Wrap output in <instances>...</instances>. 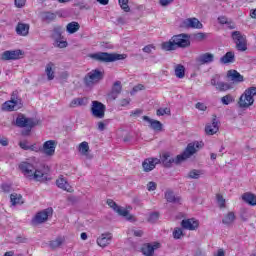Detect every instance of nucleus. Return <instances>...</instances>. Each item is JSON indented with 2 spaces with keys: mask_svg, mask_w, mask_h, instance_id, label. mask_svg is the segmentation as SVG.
Returning <instances> with one entry per match:
<instances>
[{
  "mask_svg": "<svg viewBox=\"0 0 256 256\" xmlns=\"http://www.w3.org/2000/svg\"><path fill=\"white\" fill-rule=\"evenodd\" d=\"M198 149H203V142H191L187 145L184 152L181 155H177L176 158H173L169 153H164L160 159V163H162L164 167H172L173 163L179 165L181 161H185V159H189V157L195 155Z\"/></svg>",
  "mask_w": 256,
  "mask_h": 256,
  "instance_id": "nucleus-1",
  "label": "nucleus"
},
{
  "mask_svg": "<svg viewBox=\"0 0 256 256\" xmlns=\"http://www.w3.org/2000/svg\"><path fill=\"white\" fill-rule=\"evenodd\" d=\"M187 47H191V36L185 33L174 35L169 41L161 44L163 51H175L177 49H187Z\"/></svg>",
  "mask_w": 256,
  "mask_h": 256,
  "instance_id": "nucleus-2",
  "label": "nucleus"
},
{
  "mask_svg": "<svg viewBox=\"0 0 256 256\" xmlns=\"http://www.w3.org/2000/svg\"><path fill=\"white\" fill-rule=\"evenodd\" d=\"M20 171L25 175V177H29V179H34L35 181L45 182L47 181V175L41 170L35 169V166L29 162H22L19 165Z\"/></svg>",
  "mask_w": 256,
  "mask_h": 256,
  "instance_id": "nucleus-3",
  "label": "nucleus"
},
{
  "mask_svg": "<svg viewBox=\"0 0 256 256\" xmlns=\"http://www.w3.org/2000/svg\"><path fill=\"white\" fill-rule=\"evenodd\" d=\"M21 108H23V100L19 97L17 90L12 92L10 100L2 104V111H19Z\"/></svg>",
  "mask_w": 256,
  "mask_h": 256,
  "instance_id": "nucleus-4",
  "label": "nucleus"
},
{
  "mask_svg": "<svg viewBox=\"0 0 256 256\" xmlns=\"http://www.w3.org/2000/svg\"><path fill=\"white\" fill-rule=\"evenodd\" d=\"M256 87L247 88L244 93L240 96L238 105L240 109H247L255 103Z\"/></svg>",
  "mask_w": 256,
  "mask_h": 256,
  "instance_id": "nucleus-5",
  "label": "nucleus"
},
{
  "mask_svg": "<svg viewBox=\"0 0 256 256\" xmlns=\"http://www.w3.org/2000/svg\"><path fill=\"white\" fill-rule=\"evenodd\" d=\"M127 57L125 54H110L107 52H98L91 55L94 61H99L100 63H113V61H121Z\"/></svg>",
  "mask_w": 256,
  "mask_h": 256,
  "instance_id": "nucleus-6",
  "label": "nucleus"
},
{
  "mask_svg": "<svg viewBox=\"0 0 256 256\" xmlns=\"http://www.w3.org/2000/svg\"><path fill=\"white\" fill-rule=\"evenodd\" d=\"M38 121L34 118H27L24 114H19L16 118V127L28 129L26 132H22V135H29L31 129L38 125Z\"/></svg>",
  "mask_w": 256,
  "mask_h": 256,
  "instance_id": "nucleus-7",
  "label": "nucleus"
},
{
  "mask_svg": "<svg viewBox=\"0 0 256 256\" xmlns=\"http://www.w3.org/2000/svg\"><path fill=\"white\" fill-rule=\"evenodd\" d=\"M231 37L236 44V49L238 51H247V36L241 34L240 31H234Z\"/></svg>",
  "mask_w": 256,
  "mask_h": 256,
  "instance_id": "nucleus-8",
  "label": "nucleus"
},
{
  "mask_svg": "<svg viewBox=\"0 0 256 256\" xmlns=\"http://www.w3.org/2000/svg\"><path fill=\"white\" fill-rule=\"evenodd\" d=\"M103 79V72L100 70L90 71L84 78L86 87H93L95 83H99Z\"/></svg>",
  "mask_w": 256,
  "mask_h": 256,
  "instance_id": "nucleus-9",
  "label": "nucleus"
},
{
  "mask_svg": "<svg viewBox=\"0 0 256 256\" xmlns=\"http://www.w3.org/2000/svg\"><path fill=\"white\" fill-rule=\"evenodd\" d=\"M210 85H212V87H215L216 91L220 92L229 91V89H231V84L227 82H221V75L219 74L212 76L210 80Z\"/></svg>",
  "mask_w": 256,
  "mask_h": 256,
  "instance_id": "nucleus-10",
  "label": "nucleus"
},
{
  "mask_svg": "<svg viewBox=\"0 0 256 256\" xmlns=\"http://www.w3.org/2000/svg\"><path fill=\"white\" fill-rule=\"evenodd\" d=\"M53 215V208H46L40 212H38L35 217L32 219V225H41V223H45L49 217Z\"/></svg>",
  "mask_w": 256,
  "mask_h": 256,
  "instance_id": "nucleus-11",
  "label": "nucleus"
},
{
  "mask_svg": "<svg viewBox=\"0 0 256 256\" xmlns=\"http://www.w3.org/2000/svg\"><path fill=\"white\" fill-rule=\"evenodd\" d=\"M106 107L99 101H92L91 114L96 119H103L105 117Z\"/></svg>",
  "mask_w": 256,
  "mask_h": 256,
  "instance_id": "nucleus-12",
  "label": "nucleus"
},
{
  "mask_svg": "<svg viewBox=\"0 0 256 256\" xmlns=\"http://www.w3.org/2000/svg\"><path fill=\"white\" fill-rule=\"evenodd\" d=\"M56 148L57 142L55 140H48L44 142L43 146H40V153H43L46 157H53Z\"/></svg>",
  "mask_w": 256,
  "mask_h": 256,
  "instance_id": "nucleus-13",
  "label": "nucleus"
},
{
  "mask_svg": "<svg viewBox=\"0 0 256 256\" xmlns=\"http://www.w3.org/2000/svg\"><path fill=\"white\" fill-rule=\"evenodd\" d=\"M159 163H161V159L159 158H146L142 162V169L144 173H151V171H153V169H155Z\"/></svg>",
  "mask_w": 256,
  "mask_h": 256,
  "instance_id": "nucleus-14",
  "label": "nucleus"
},
{
  "mask_svg": "<svg viewBox=\"0 0 256 256\" xmlns=\"http://www.w3.org/2000/svg\"><path fill=\"white\" fill-rule=\"evenodd\" d=\"M21 55H23L21 50H7L2 53L1 59L2 61H17L21 59Z\"/></svg>",
  "mask_w": 256,
  "mask_h": 256,
  "instance_id": "nucleus-15",
  "label": "nucleus"
},
{
  "mask_svg": "<svg viewBox=\"0 0 256 256\" xmlns=\"http://www.w3.org/2000/svg\"><path fill=\"white\" fill-rule=\"evenodd\" d=\"M161 247V244L159 242L151 243H145L141 247L142 254L144 256H154L155 250L159 249Z\"/></svg>",
  "mask_w": 256,
  "mask_h": 256,
  "instance_id": "nucleus-16",
  "label": "nucleus"
},
{
  "mask_svg": "<svg viewBox=\"0 0 256 256\" xmlns=\"http://www.w3.org/2000/svg\"><path fill=\"white\" fill-rule=\"evenodd\" d=\"M219 131V121L217 115H213L212 123L205 126L206 135H215Z\"/></svg>",
  "mask_w": 256,
  "mask_h": 256,
  "instance_id": "nucleus-17",
  "label": "nucleus"
},
{
  "mask_svg": "<svg viewBox=\"0 0 256 256\" xmlns=\"http://www.w3.org/2000/svg\"><path fill=\"white\" fill-rule=\"evenodd\" d=\"M215 61V55L209 52L201 54L196 58V63L198 65H209V63H213Z\"/></svg>",
  "mask_w": 256,
  "mask_h": 256,
  "instance_id": "nucleus-18",
  "label": "nucleus"
},
{
  "mask_svg": "<svg viewBox=\"0 0 256 256\" xmlns=\"http://www.w3.org/2000/svg\"><path fill=\"white\" fill-rule=\"evenodd\" d=\"M186 29H203V24L197 18H187L183 21Z\"/></svg>",
  "mask_w": 256,
  "mask_h": 256,
  "instance_id": "nucleus-19",
  "label": "nucleus"
},
{
  "mask_svg": "<svg viewBox=\"0 0 256 256\" xmlns=\"http://www.w3.org/2000/svg\"><path fill=\"white\" fill-rule=\"evenodd\" d=\"M181 227L183 229H187L188 231H195V229L199 228V221L195 220L194 218L184 219L181 222Z\"/></svg>",
  "mask_w": 256,
  "mask_h": 256,
  "instance_id": "nucleus-20",
  "label": "nucleus"
},
{
  "mask_svg": "<svg viewBox=\"0 0 256 256\" xmlns=\"http://www.w3.org/2000/svg\"><path fill=\"white\" fill-rule=\"evenodd\" d=\"M123 90V86H121V81L114 82L112 86L111 92L108 94V98L112 101H115L119 95H121V91Z\"/></svg>",
  "mask_w": 256,
  "mask_h": 256,
  "instance_id": "nucleus-21",
  "label": "nucleus"
},
{
  "mask_svg": "<svg viewBox=\"0 0 256 256\" xmlns=\"http://www.w3.org/2000/svg\"><path fill=\"white\" fill-rule=\"evenodd\" d=\"M227 78L234 83H243L245 81L243 75H241L237 70H228Z\"/></svg>",
  "mask_w": 256,
  "mask_h": 256,
  "instance_id": "nucleus-22",
  "label": "nucleus"
},
{
  "mask_svg": "<svg viewBox=\"0 0 256 256\" xmlns=\"http://www.w3.org/2000/svg\"><path fill=\"white\" fill-rule=\"evenodd\" d=\"M143 121H147L150 129H153V131H163V124L160 121L153 120L149 116H143Z\"/></svg>",
  "mask_w": 256,
  "mask_h": 256,
  "instance_id": "nucleus-23",
  "label": "nucleus"
},
{
  "mask_svg": "<svg viewBox=\"0 0 256 256\" xmlns=\"http://www.w3.org/2000/svg\"><path fill=\"white\" fill-rule=\"evenodd\" d=\"M56 185L57 187H59V189H63V191H67L68 193H73V187L69 185V182H67V180H65L63 176H60L56 180Z\"/></svg>",
  "mask_w": 256,
  "mask_h": 256,
  "instance_id": "nucleus-24",
  "label": "nucleus"
},
{
  "mask_svg": "<svg viewBox=\"0 0 256 256\" xmlns=\"http://www.w3.org/2000/svg\"><path fill=\"white\" fill-rule=\"evenodd\" d=\"M40 18L43 23H53L57 19V13L51 11L41 12Z\"/></svg>",
  "mask_w": 256,
  "mask_h": 256,
  "instance_id": "nucleus-25",
  "label": "nucleus"
},
{
  "mask_svg": "<svg viewBox=\"0 0 256 256\" xmlns=\"http://www.w3.org/2000/svg\"><path fill=\"white\" fill-rule=\"evenodd\" d=\"M168 203H174L176 205H181V197L175 196V193L171 190H167L164 195Z\"/></svg>",
  "mask_w": 256,
  "mask_h": 256,
  "instance_id": "nucleus-26",
  "label": "nucleus"
},
{
  "mask_svg": "<svg viewBox=\"0 0 256 256\" xmlns=\"http://www.w3.org/2000/svg\"><path fill=\"white\" fill-rule=\"evenodd\" d=\"M111 239H113V236L111 233L107 234H102L98 239H97V244L99 247H107L111 243Z\"/></svg>",
  "mask_w": 256,
  "mask_h": 256,
  "instance_id": "nucleus-27",
  "label": "nucleus"
},
{
  "mask_svg": "<svg viewBox=\"0 0 256 256\" xmlns=\"http://www.w3.org/2000/svg\"><path fill=\"white\" fill-rule=\"evenodd\" d=\"M79 153L86 157V159H93V155L89 154V143L88 142H82L79 144L78 147Z\"/></svg>",
  "mask_w": 256,
  "mask_h": 256,
  "instance_id": "nucleus-28",
  "label": "nucleus"
},
{
  "mask_svg": "<svg viewBox=\"0 0 256 256\" xmlns=\"http://www.w3.org/2000/svg\"><path fill=\"white\" fill-rule=\"evenodd\" d=\"M242 200L244 203L255 207L256 205V195L251 192H246L242 195Z\"/></svg>",
  "mask_w": 256,
  "mask_h": 256,
  "instance_id": "nucleus-29",
  "label": "nucleus"
},
{
  "mask_svg": "<svg viewBox=\"0 0 256 256\" xmlns=\"http://www.w3.org/2000/svg\"><path fill=\"white\" fill-rule=\"evenodd\" d=\"M16 33L22 37H27V35H29V24L18 23L16 26Z\"/></svg>",
  "mask_w": 256,
  "mask_h": 256,
  "instance_id": "nucleus-30",
  "label": "nucleus"
},
{
  "mask_svg": "<svg viewBox=\"0 0 256 256\" xmlns=\"http://www.w3.org/2000/svg\"><path fill=\"white\" fill-rule=\"evenodd\" d=\"M235 61V52L229 51L220 58V63L222 65H229V63H233Z\"/></svg>",
  "mask_w": 256,
  "mask_h": 256,
  "instance_id": "nucleus-31",
  "label": "nucleus"
},
{
  "mask_svg": "<svg viewBox=\"0 0 256 256\" xmlns=\"http://www.w3.org/2000/svg\"><path fill=\"white\" fill-rule=\"evenodd\" d=\"M53 69H55V64L53 62H49L46 65V69H45V73L47 75L48 81H53V79H55V71Z\"/></svg>",
  "mask_w": 256,
  "mask_h": 256,
  "instance_id": "nucleus-32",
  "label": "nucleus"
},
{
  "mask_svg": "<svg viewBox=\"0 0 256 256\" xmlns=\"http://www.w3.org/2000/svg\"><path fill=\"white\" fill-rule=\"evenodd\" d=\"M85 105H87V98H74L70 102L69 107L75 109V107H83Z\"/></svg>",
  "mask_w": 256,
  "mask_h": 256,
  "instance_id": "nucleus-33",
  "label": "nucleus"
},
{
  "mask_svg": "<svg viewBox=\"0 0 256 256\" xmlns=\"http://www.w3.org/2000/svg\"><path fill=\"white\" fill-rule=\"evenodd\" d=\"M81 29V25L78 24V22H70L66 26L67 33H70V35H73V33H77Z\"/></svg>",
  "mask_w": 256,
  "mask_h": 256,
  "instance_id": "nucleus-34",
  "label": "nucleus"
},
{
  "mask_svg": "<svg viewBox=\"0 0 256 256\" xmlns=\"http://www.w3.org/2000/svg\"><path fill=\"white\" fill-rule=\"evenodd\" d=\"M115 212L121 217H125L127 221H133V215L129 214V210L119 206L116 208Z\"/></svg>",
  "mask_w": 256,
  "mask_h": 256,
  "instance_id": "nucleus-35",
  "label": "nucleus"
},
{
  "mask_svg": "<svg viewBox=\"0 0 256 256\" xmlns=\"http://www.w3.org/2000/svg\"><path fill=\"white\" fill-rule=\"evenodd\" d=\"M235 221V213L234 212H228L226 215H224V218L222 219L223 225H233V222Z\"/></svg>",
  "mask_w": 256,
  "mask_h": 256,
  "instance_id": "nucleus-36",
  "label": "nucleus"
},
{
  "mask_svg": "<svg viewBox=\"0 0 256 256\" xmlns=\"http://www.w3.org/2000/svg\"><path fill=\"white\" fill-rule=\"evenodd\" d=\"M23 196L21 194L12 193L10 195V201L12 205H23Z\"/></svg>",
  "mask_w": 256,
  "mask_h": 256,
  "instance_id": "nucleus-37",
  "label": "nucleus"
},
{
  "mask_svg": "<svg viewBox=\"0 0 256 256\" xmlns=\"http://www.w3.org/2000/svg\"><path fill=\"white\" fill-rule=\"evenodd\" d=\"M175 76L178 79H183L185 77V66L178 64L175 66Z\"/></svg>",
  "mask_w": 256,
  "mask_h": 256,
  "instance_id": "nucleus-38",
  "label": "nucleus"
},
{
  "mask_svg": "<svg viewBox=\"0 0 256 256\" xmlns=\"http://www.w3.org/2000/svg\"><path fill=\"white\" fill-rule=\"evenodd\" d=\"M63 245V238L57 237L55 240L49 242L50 249H57Z\"/></svg>",
  "mask_w": 256,
  "mask_h": 256,
  "instance_id": "nucleus-39",
  "label": "nucleus"
},
{
  "mask_svg": "<svg viewBox=\"0 0 256 256\" xmlns=\"http://www.w3.org/2000/svg\"><path fill=\"white\" fill-rule=\"evenodd\" d=\"M64 31L63 26H55L53 29V37H55V39H61V35H63Z\"/></svg>",
  "mask_w": 256,
  "mask_h": 256,
  "instance_id": "nucleus-40",
  "label": "nucleus"
},
{
  "mask_svg": "<svg viewBox=\"0 0 256 256\" xmlns=\"http://www.w3.org/2000/svg\"><path fill=\"white\" fill-rule=\"evenodd\" d=\"M118 3L125 13H129L131 11V8L129 7V0H118Z\"/></svg>",
  "mask_w": 256,
  "mask_h": 256,
  "instance_id": "nucleus-41",
  "label": "nucleus"
},
{
  "mask_svg": "<svg viewBox=\"0 0 256 256\" xmlns=\"http://www.w3.org/2000/svg\"><path fill=\"white\" fill-rule=\"evenodd\" d=\"M201 177V170L193 169L188 173V179H199Z\"/></svg>",
  "mask_w": 256,
  "mask_h": 256,
  "instance_id": "nucleus-42",
  "label": "nucleus"
},
{
  "mask_svg": "<svg viewBox=\"0 0 256 256\" xmlns=\"http://www.w3.org/2000/svg\"><path fill=\"white\" fill-rule=\"evenodd\" d=\"M233 101H235V98H233L231 94H228L221 98V103L223 105H229L230 103H233Z\"/></svg>",
  "mask_w": 256,
  "mask_h": 256,
  "instance_id": "nucleus-43",
  "label": "nucleus"
},
{
  "mask_svg": "<svg viewBox=\"0 0 256 256\" xmlns=\"http://www.w3.org/2000/svg\"><path fill=\"white\" fill-rule=\"evenodd\" d=\"M173 237L174 239H181V237H185V234L183 233V229L175 228L173 231Z\"/></svg>",
  "mask_w": 256,
  "mask_h": 256,
  "instance_id": "nucleus-44",
  "label": "nucleus"
},
{
  "mask_svg": "<svg viewBox=\"0 0 256 256\" xmlns=\"http://www.w3.org/2000/svg\"><path fill=\"white\" fill-rule=\"evenodd\" d=\"M192 37L194 41H203L207 38V34L203 32H199V33L193 34Z\"/></svg>",
  "mask_w": 256,
  "mask_h": 256,
  "instance_id": "nucleus-45",
  "label": "nucleus"
},
{
  "mask_svg": "<svg viewBox=\"0 0 256 256\" xmlns=\"http://www.w3.org/2000/svg\"><path fill=\"white\" fill-rule=\"evenodd\" d=\"M156 114L158 115V117H161L163 115H171V109H169V108H159L156 111Z\"/></svg>",
  "mask_w": 256,
  "mask_h": 256,
  "instance_id": "nucleus-46",
  "label": "nucleus"
},
{
  "mask_svg": "<svg viewBox=\"0 0 256 256\" xmlns=\"http://www.w3.org/2000/svg\"><path fill=\"white\" fill-rule=\"evenodd\" d=\"M67 45H68L67 41L59 40V38H57L54 43V47H58L59 49H65Z\"/></svg>",
  "mask_w": 256,
  "mask_h": 256,
  "instance_id": "nucleus-47",
  "label": "nucleus"
},
{
  "mask_svg": "<svg viewBox=\"0 0 256 256\" xmlns=\"http://www.w3.org/2000/svg\"><path fill=\"white\" fill-rule=\"evenodd\" d=\"M216 199L220 209H225V198H223V195L217 194Z\"/></svg>",
  "mask_w": 256,
  "mask_h": 256,
  "instance_id": "nucleus-48",
  "label": "nucleus"
},
{
  "mask_svg": "<svg viewBox=\"0 0 256 256\" xmlns=\"http://www.w3.org/2000/svg\"><path fill=\"white\" fill-rule=\"evenodd\" d=\"M158 220H159V212H154L150 214L148 218L149 223H157Z\"/></svg>",
  "mask_w": 256,
  "mask_h": 256,
  "instance_id": "nucleus-49",
  "label": "nucleus"
},
{
  "mask_svg": "<svg viewBox=\"0 0 256 256\" xmlns=\"http://www.w3.org/2000/svg\"><path fill=\"white\" fill-rule=\"evenodd\" d=\"M25 3H27V0H14V5L18 9L25 7Z\"/></svg>",
  "mask_w": 256,
  "mask_h": 256,
  "instance_id": "nucleus-50",
  "label": "nucleus"
},
{
  "mask_svg": "<svg viewBox=\"0 0 256 256\" xmlns=\"http://www.w3.org/2000/svg\"><path fill=\"white\" fill-rule=\"evenodd\" d=\"M195 108L198 109V111H207V105L202 102H197Z\"/></svg>",
  "mask_w": 256,
  "mask_h": 256,
  "instance_id": "nucleus-51",
  "label": "nucleus"
},
{
  "mask_svg": "<svg viewBox=\"0 0 256 256\" xmlns=\"http://www.w3.org/2000/svg\"><path fill=\"white\" fill-rule=\"evenodd\" d=\"M153 49H155V47L153 46V44H149V45H146V46L142 49V51H143L144 53L150 54V53H152Z\"/></svg>",
  "mask_w": 256,
  "mask_h": 256,
  "instance_id": "nucleus-52",
  "label": "nucleus"
},
{
  "mask_svg": "<svg viewBox=\"0 0 256 256\" xmlns=\"http://www.w3.org/2000/svg\"><path fill=\"white\" fill-rule=\"evenodd\" d=\"M157 189V183L151 181L147 184L148 191H155Z\"/></svg>",
  "mask_w": 256,
  "mask_h": 256,
  "instance_id": "nucleus-53",
  "label": "nucleus"
},
{
  "mask_svg": "<svg viewBox=\"0 0 256 256\" xmlns=\"http://www.w3.org/2000/svg\"><path fill=\"white\" fill-rule=\"evenodd\" d=\"M29 151H35V153H41V146H37V144H32L29 146Z\"/></svg>",
  "mask_w": 256,
  "mask_h": 256,
  "instance_id": "nucleus-54",
  "label": "nucleus"
},
{
  "mask_svg": "<svg viewBox=\"0 0 256 256\" xmlns=\"http://www.w3.org/2000/svg\"><path fill=\"white\" fill-rule=\"evenodd\" d=\"M19 147H21L24 151H29V142L21 141L19 142Z\"/></svg>",
  "mask_w": 256,
  "mask_h": 256,
  "instance_id": "nucleus-55",
  "label": "nucleus"
},
{
  "mask_svg": "<svg viewBox=\"0 0 256 256\" xmlns=\"http://www.w3.org/2000/svg\"><path fill=\"white\" fill-rule=\"evenodd\" d=\"M107 205H109V207H111L114 211H116L117 208L119 207L117 203H115V201L111 199L107 200Z\"/></svg>",
  "mask_w": 256,
  "mask_h": 256,
  "instance_id": "nucleus-56",
  "label": "nucleus"
},
{
  "mask_svg": "<svg viewBox=\"0 0 256 256\" xmlns=\"http://www.w3.org/2000/svg\"><path fill=\"white\" fill-rule=\"evenodd\" d=\"M218 21L221 25H229V21L225 16L218 17Z\"/></svg>",
  "mask_w": 256,
  "mask_h": 256,
  "instance_id": "nucleus-57",
  "label": "nucleus"
},
{
  "mask_svg": "<svg viewBox=\"0 0 256 256\" xmlns=\"http://www.w3.org/2000/svg\"><path fill=\"white\" fill-rule=\"evenodd\" d=\"M143 113V110L141 109H136L133 112H131V117H139Z\"/></svg>",
  "mask_w": 256,
  "mask_h": 256,
  "instance_id": "nucleus-58",
  "label": "nucleus"
},
{
  "mask_svg": "<svg viewBox=\"0 0 256 256\" xmlns=\"http://www.w3.org/2000/svg\"><path fill=\"white\" fill-rule=\"evenodd\" d=\"M129 103H131V99H122V100H120L121 107H127V105H129Z\"/></svg>",
  "mask_w": 256,
  "mask_h": 256,
  "instance_id": "nucleus-59",
  "label": "nucleus"
},
{
  "mask_svg": "<svg viewBox=\"0 0 256 256\" xmlns=\"http://www.w3.org/2000/svg\"><path fill=\"white\" fill-rule=\"evenodd\" d=\"M173 3V0H160V5L162 7H167V5H171Z\"/></svg>",
  "mask_w": 256,
  "mask_h": 256,
  "instance_id": "nucleus-60",
  "label": "nucleus"
},
{
  "mask_svg": "<svg viewBox=\"0 0 256 256\" xmlns=\"http://www.w3.org/2000/svg\"><path fill=\"white\" fill-rule=\"evenodd\" d=\"M16 242H17V243H27V238L18 236V237L16 238Z\"/></svg>",
  "mask_w": 256,
  "mask_h": 256,
  "instance_id": "nucleus-61",
  "label": "nucleus"
},
{
  "mask_svg": "<svg viewBox=\"0 0 256 256\" xmlns=\"http://www.w3.org/2000/svg\"><path fill=\"white\" fill-rule=\"evenodd\" d=\"M98 131H105V123L104 122H98Z\"/></svg>",
  "mask_w": 256,
  "mask_h": 256,
  "instance_id": "nucleus-62",
  "label": "nucleus"
},
{
  "mask_svg": "<svg viewBox=\"0 0 256 256\" xmlns=\"http://www.w3.org/2000/svg\"><path fill=\"white\" fill-rule=\"evenodd\" d=\"M134 236L135 237H143V230H135Z\"/></svg>",
  "mask_w": 256,
  "mask_h": 256,
  "instance_id": "nucleus-63",
  "label": "nucleus"
},
{
  "mask_svg": "<svg viewBox=\"0 0 256 256\" xmlns=\"http://www.w3.org/2000/svg\"><path fill=\"white\" fill-rule=\"evenodd\" d=\"M250 17L256 19V8L250 11Z\"/></svg>",
  "mask_w": 256,
  "mask_h": 256,
  "instance_id": "nucleus-64",
  "label": "nucleus"
}]
</instances>
